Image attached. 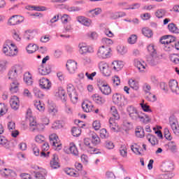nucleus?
<instances>
[{
  "label": "nucleus",
  "mask_w": 179,
  "mask_h": 179,
  "mask_svg": "<svg viewBox=\"0 0 179 179\" xmlns=\"http://www.w3.org/2000/svg\"><path fill=\"white\" fill-rule=\"evenodd\" d=\"M2 52L6 57H16L17 55V47L15 43H12L10 41L8 40L3 45Z\"/></svg>",
  "instance_id": "1"
},
{
  "label": "nucleus",
  "mask_w": 179,
  "mask_h": 179,
  "mask_svg": "<svg viewBox=\"0 0 179 179\" xmlns=\"http://www.w3.org/2000/svg\"><path fill=\"white\" fill-rule=\"evenodd\" d=\"M23 73V66L20 64H15L8 71V76L10 80H17V78Z\"/></svg>",
  "instance_id": "2"
},
{
  "label": "nucleus",
  "mask_w": 179,
  "mask_h": 179,
  "mask_svg": "<svg viewBox=\"0 0 179 179\" xmlns=\"http://www.w3.org/2000/svg\"><path fill=\"white\" fill-rule=\"evenodd\" d=\"M174 41H176V37L171 35H166L160 38L161 44H164V50L165 51H171L174 48Z\"/></svg>",
  "instance_id": "3"
},
{
  "label": "nucleus",
  "mask_w": 179,
  "mask_h": 179,
  "mask_svg": "<svg viewBox=\"0 0 179 179\" xmlns=\"http://www.w3.org/2000/svg\"><path fill=\"white\" fill-rule=\"evenodd\" d=\"M97 58L99 59H107L111 57V48H107L103 45L99 47L96 52Z\"/></svg>",
  "instance_id": "4"
},
{
  "label": "nucleus",
  "mask_w": 179,
  "mask_h": 179,
  "mask_svg": "<svg viewBox=\"0 0 179 179\" xmlns=\"http://www.w3.org/2000/svg\"><path fill=\"white\" fill-rule=\"evenodd\" d=\"M113 103L115 104V106H118V107H124L127 106L128 101L124 96H122L120 93H115L112 96Z\"/></svg>",
  "instance_id": "5"
},
{
  "label": "nucleus",
  "mask_w": 179,
  "mask_h": 179,
  "mask_svg": "<svg viewBox=\"0 0 179 179\" xmlns=\"http://www.w3.org/2000/svg\"><path fill=\"white\" fill-rule=\"evenodd\" d=\"M66 89L70 99L71 100L72 103L75 104V103L78 102V94L76 93L75 87L72 84H68Z\"/></svg>",
  "instance_id": "6"
},
{
  "label": "nucleus",
  "mask_w": 179,
  "mask_h": 179,
  "mask_svg": "<svg viewBox=\"0 0 179 179\" xmlns=\"http://www.w3.org/2000/svg\"><path fill=\"white\" fill-rule=\"evenodd\" d=\"M127 111L130 117L131 121H138L141 113L138 111L136 108L133 106H129L127 108Z\"/></svg>",
  "instance_id": "7"
},
{
  "label": "nucleus",
  "mask_w": 179,
  "mask_h": 179,
  "mask_svg": "<svg viewBox=\"0 0 179 179\" xmlns=\"http://www.w3.org/2000/svg\"><path fill=\"white\" fill-rule=\"evenodd\" d=\"M99 68L103 76H110L111 75V69L108 63L101 62L99 63Z\"/></svg>",
  "instance_id": "8"
},
{
  "label": "nucleus",
  "mask_w": 179,
  "mask_h": 179,
  "mask_svg": "<svg viewBox=\"0 0 179 179\" xmlns=\"http://www.w3.org/2000/svg\"><path fill=\"white\" fill-rule=\"evenodd\" d=\"M79 52L81 55H86V54H93L94 49L90 45H86L85 43H80L78 45Z\"/></svg>",
  "instance_id": "9"
},
{
  "label": "nucleus",
  "mask_w": 179,
  "mask_h": 179,
  "mask_svg": "<svg viewBox=\"0 0 179 179\" xmlns=\"http://www.w3.org/2000/svg\"><path fill=\"white\" fill-rule=\"evenodd\" d=\"M169 124L173 134H175V135H179V126L177 118L174 117V116H171L169 117Z\"/></svg>",
  "instance_id": "10"
},
{
  "label": "nucleus",
  "mask_w": 179,
  "mask_h": 179,
  "mask_svg": "<svg viewBox=\"0 0 179 179\" xmlns=\"http://www.w3.org/2000/svg\"><path fill=\"white\" fill-rule=\"evenodd\" d=\"M29 126L32 132L37 131L38 132H41L44 131V124H37V122L34 120V117H31L29 122Z\"/></svg>",
  "instance_id": "11"
},
{
  "label": "nucleus",
  "mask_w": 179,
  "mask_h": 179,
  "mask_svg": "<svg viewBox=\"0 0 179 179\" xmlns=\"http://www.w3.org/2000/svg\"><path fill=\"white\" fill-rule=\"evenodd\" d=\"M49 139L52 146H55V148H57L59 150H61V141H59V138H58V136H57V134H51L49 136Z\"/></svg>",
  "instance_id": "12"
},
{
  "label": "nucleus",
  "mask_w": 179,
  "mask_h": 179,
  "mask_svg": "<svg viewBox=\"0 0 179 179\" xmlns=\"http://www.w3.org/2000/svg\"><path fill=\"white\" fill-rule=\"evenodd\" d=\"M24 20V17L20 15H13L8 22L9 26H16Z\"/></svg>",
  "instance_id": "13"
},
{
  "label": "nucleus",
  "mask_w": 179,
  "mask_h": 179,
  "mask_svg": "<svg viewBox=\"0 0 179 179\" xmlns=\"http://www.w3.org/2000/svg\"><path fill=\"white\" fill-rule=\"evenodd\" d=\"M55 97L57 99H59L63 101V103L66 102V93L65 92V90L62 87L58 88L57 90H56L55 94Z\"/></svg>",
  "instance_id": "14"
},
{
  "label": "nucleus",
  "mask_w": 179,
  "mask_h": 179,
  "mask_svg": "<svg viewBox=\"0 0 179 179\" xmlns=\"http://www.w3.org/2000/svg\"><path fill=\"white\" fill-rule=\"evenodd\" d=\"M39 86L41 89L50 90V89H51V82L48 78H42L39 80Z\"/></svg>",
  "instance_id": "15"
},
{
  "label": "nucleus",
  "mask_w": 179,
  "mask_h": 179,
  "mask_svg": "<svg viewBox=\"0 0 179 179\" xmlns=\"http://www.w3.org/2000/svg\"><path fill=\"white\" fill-rule=\"evenodd\" d=\"M66 66L70 73H75L78 69V63L73 60H69Z\"/></svg>",
  "instance_id": "16"
},
{
  "label": "nucleus",
  "mask_w": 179,
  "mask_h": 179,
  "mask_svg": "<svg viewBox=\"0 0 179 179\" xmlns=\"http://www.w3.org/2000/svg\"><path fill=\"white\" fill-rule=\"evenodd\" d=\"M99 89L102 94H104L105 96L111 94V87H110L107 83H101V85H99Z\"/></svg>",
  "instance_id": "17"
},
{
  "label": "nucleus",
  "mask_w": 179,
  "mask_h": 179,
  "mask_svg": "<svg viewBox=\"0 0 179 179\" xmlns=\"http://www.w3.org/2000/svg\"><path fill=\"white\" fill-rule=\"evenodd\" d=\"M169 88L171 89L172 93L176 94H179V87L178 83L176 80H171L169 81Z\"/></svg>",
  "instance_id": "18"
},
{
  "label": "nucleus",
  "mask_w": 179,
  "mask_h": 179,
  "mask_svg": "<svg viewBox=\"0 0 179 179\" xmlns=\"http://www.w3.org/2000/svg\"><path fill=\"white\" fill-rule=\"evenodd\" d=\"M173 170H174V164H173V162L169 161L162 164V171L164 173H170Z\"/></svg>",
  "instance_id": "19"
},
{
  "label": "nucleus",
  "mask_w": 179,
  "mask_h": 179,
  "mask_svg": "<svg viewBox=\"0 0 179 179\" xmlns=\"http://www.w3.org/2000/svg\"><path fill=\"white\" fill-rule=\"evenodd\" d=\"M10 107L11 108H13V110H18L19 107H20V101H19V98L16 96H13L11 97L10 100Z\"/></svg>",
  "instance_id": "20"
},
{
  "label": "nucleus",
  "mask_w": 179,
  "mask_h": 179,
  "mask_svg": "<svg viewBox=\"0 0 179 179\" xmlns=\"http://www.w3.org/2000/svg\"><path fill=\"white\" fill-rule=\"evenodd\" d=\"M92 99L96 104H99V106H103L104 103H106V99L103 96H99V94H94L92 96Z\"/></svg>",
  "instance_id": "21"
},
{
  "label": "nucleus",
  "mask_w": 179,
  "mask_h": 179,
  "mask_svg": "<svg viewBox=\"0 0 179 179\" xmlns=\"http://www.w3.org/2000/svg\"><path fill=\"white\" fill-rule=\"evenodd\" d=\"M12 82L10 85V92L13 94L17 93L19 92V86L20 83L17 80H11Z\"/></svg>",
  "instance_id": "22"
},
{
  "label": "nucleus",
  "mask_w": 179,
  "mask_h": 179,
  "mask_svg": "<svg viewBox=\"0 0 179 179\" xmlns=\"http://www.w3.org/2000/svg\"><path fill=\"white\" fill-rule=\"evenodd\" d=\"M77 22L83 24V26H86L89 27L90 24H92V20L86 17L78 16L77 17Z\"/></svg>",
  "instance_id": "23"
},
{
  "label": "nucleus",
  "mask_w": 179,
  "mask_h": 179,
  "mask_svg": "<svg viewBox=\"0 0 179 179\" xmlns=\"http://www.w3.org/2000/svg\"><path fill=\"white\" fill-rule=\"evenodd\" d=\"M134 66H136L140 72H144L146 69V63L143 61L136 59L134 61Z\"/></svg>",
  "instance_id": "24"
},
{
  "label": "nucleus",
  "mask_w": 179,
  "mask_h": 179,
  "mask_svg": "<svg viewBox=\"0 0 179 179\" xmlns=\"http://www.w3.org/2000/svg\"><path fill=\"white\" fill-rule=\"evenodd\" d=\"M51 73V66L50 64L47 65L46 66H41L38 69V73L42 76L49 75Z\"/></svg>",
  "instance_id": "25"
},
{
  "label": "nucleus",
  "mask_w": 179,
  "mask_h": 179,
  "mask_svg": "<svg viewBox=\"0 0 179 179\" xmlns=\"http://www.w3.org/2000/svg\"><path fill=\"white\" fill-rule=\"evenodd\" d=\"M147 62H148L150 65H157L159 63V57H157V55H150L147 57Z\"/></svg>",
  "instance_id": "26"
},
{
  "label": "nucleus",
  "mask_w": 179,
  "mask_h": 179,
  "mask_svg": "<svg viewBox=\"0 0 179 179\" xmlns=\"http://www.w3.org/2000/svg\"><path fill=\"white\" fill-rule=\"evenodd\" d=\"M112 68L116 72H118L121 71L122 68H124V62L121 61H114L112 63Z\"/></svg>",
  "instance_id": "27"
},
{
  "label": "nucleus",
  "mask_w": 179,
  "mask_h": 179,
  "mask_svg": "<svg viewBox=\"0 0 179 179\" xmlns=\"http://www.w3.org/2000/svg\"><path fill=\"white\" fill-rule=\"evenodd\" d=\"M100 13H101V8H97L87 12V16H88V17H94L96 16H99Z\"/></svg>",
  "instance_id": "28"
},
{
  "label": "nucleus",
  "mask_w": 179,
  "mask_h": 179,
  "mask_svg": "<svg viewBox=\"0 0 179 179\" xmlns=\"http://www.w3.org/2000/svg\"><path fill=\"white\" fill-rule=\"evenodd\" d=\"M50 167L53 169H59V162H58V156L57 155H53V157L50 161Z\"/></svg>",
  "instance_id": "29"
},
{
  "label": "nucleus",
  "mask_w": 179,
  "mask_h": 179,
  "mask_svg": "<svg viewBox=\"0 0 179 179\" xmlns=\"http://www.w3.org/2000/svg\"><path fill=\"white\" fill-rule=\"evenodd\" d=\"M146 138L148 142L151 143L152 146H156V145H159V140H157V138H156V136H153L152 134H148L146 135Z\"/></svg>",
  "instance_id": "30"
},
{
  "label": "nucleus",
  "mask_w": 179,
  "mask_h": 179,
  "mask_svg": "<svg viewBox=\"0 0 179 179\" xmlns=\"http://www.w3.org/2000/svg\"><path fill=\"white\" fill-rule=\"evenodd\" d=\"M24 82L28 86H31L33 85V78H31V74L30 73H25L24 74Z\"/></svg>",
  "instance_id": "31"
},
{
  "label": "nucleus",
  "mask_w": 179,
  "mask_h": 179,
  "mask_svg": "<svg viewBox=\"0 0 179 179\" xmlns=\"http://www.w3.org/2000/svg\"><path fill=\"white\" fill-rule=\"evenodd\" d=\"M109 127L113 132H117V128H118V124L115 122V119L110 117L109 119Z\"/></svg>",
  "instance_id": "32"
},
{
  "label": "nucleus",
  "mask_w": 179,
  "mask_h": 179,
  "mask_svg": "<svg viewBox=\"0 0 179 179\" xmlns=\"http://www.w3.org/2000/svg\"><path fill=\"white\" fill-rule=\"evenodd\" d=\"M24 38L27 41L33 40L34 38V32L31 30L25 31L24 34Z\"/></svg>",
  "instance_id": "33"
},
{
  "label": "nucleus",
  "mask_w": 179,
  "mask_h": 179,
  "mask_svg": "<svg viewBox=\"0 0 179 179\" xmlns=\"http://www.w3.org/2000/svg\"><path fill=\"white\" fill-rule=\"evenodd\" d=\"M138 120H140L141 122H143V124H148V122H150V118L149 116L142 113H140Z\"/></svg>",
  "instance_id": "34"
},
{
  "label": "nucleus",
  "mask_w": 179,
  "mask_h": 179,
  "mask_svg": "<svg viewBox=\"0 0 179 179\" xmlns=\"http://www.w3.org/2000/svg\"><path fill=\"white\" fill-rule=\"evenodd\" d=\"M38 50V47H37V45L36 44H31L27 45V51L28 54H33L34 52H36Z\"/></svg>",
  "instance_id": "35"
},
{
  "label": "nucleus",
  "mask_w": 179,
  "mask_h": 179,
  "mask_svg": "<svg viewBox=\"0 0 179 179\" xmlns=\"http://www.w3.org/2000/svg\"><path fill=\"white\" fill-rule=\"evenodd\" d=\"M82 108L85 113H90V111H93V105H89L87 103L83 102L82 103Z\"/></svg>",
  "instance_id": "36"
},
{
  "label": "nucleus",
  "mask_w": 179,
  "mask_h": 179,
  "mask_svg": "<svg viewBox=\"0 0 179 179\" xmlns=\"http://www.w3.org/2000/svg\"><path fill=\"white\" fill-rule=\"evenodd\" d=\"M46 176H47V171H45V169H43L40 172H36L35 173V178L36 179H45Z\"/></svg>",
  "instance_id": "37"
},
{
  "label": "nucleus",
  "mask_w": 179,
  "mask_h": 179,
  "mask_svg": "<svg viewBox=\"0 0 179 179\" xmlns=\"http://www.w3.org/2000/svg\"><path fill=\"white\" fill-rule=\"evenodd\" d=\"M136 136H137V138H144L145 137V130L143 129L142 127L138 126L136 128Z\"/></svg>",
  "instance_id": "38"
},
{
  "label": "nucleus",
  "mask_w": 179,
  "mask_h": 179,
  "mask_svg": "<svg viewBox=\"0 0 179 179\" xmlns=\"http://www.w3.org/2000/svg\"><path fill=\"white\" fill-rule=\"evenodd\" d=\"M129 85L131 89H134V90H138L139 89V83L134 79H130L129 80Z\"/></svg>",
  "instance_id": "39"
},
{
  "label": "nucleus",
  "mask_w": 179,
  "mask_h": 179,
  "mask_svg": "<svg viewBox=\"0 0 179 179\" xmlns=\"http://www.w3.org/2000/svg\"><path fill=\"white\" fill-rule=\"evenodd\" d=\"M64 9H66L69 12H80V10H82V8L79 6H65Z\"/></svg>",
  "instance_id": "40"
},
{
  "label": "nucleus",
  "mask_w": 179,
  "mask_h": 179,
  "mask_svg": "<svg viewBox=\"0 0 179 179\" xmlns=\"http://www.w3.org/2000/svg\"><path fill=\"white\" fill-rule=\"evenodd\" d=\"M69 150L73 156H79V151L78 150L76 145L73 144L70 145Z\"/></svg>",
  "instance_id": "41"
},
{
  "label": "nucleus",
  "mask_w": 179,
  "mask_h": 179,
  "mask_svg": "<svg viewBox=\"0 0 179 179\" xmlns=\"http://www.w3.org/2000/svg\"><path fill=\"white\" fill-rule=\"evenodd\" d=\"M110 113L112 114L113 117H114L113 120H118L120 118V115L118 114V110L115 106H112L110 108Z\"/></svg>",
  "instance_id": "42"
},
{
  "label": "nucleus",
  "mask_w": 179,
  "mask_h": 179,
  "mask_svg": "<svg viewBox=\"0 0 179 179\" xmlns=\"http://www.w3.org/2000/svg\"><path fill=\"white\" fill-rule=\"evenodd\" d=\"M91 142L93 145H99L101 142L100 137L96 134H92Z\"/></svg>",
  "instance_id": "43"
},
{
  "label": "nucleus",
  "mask_w": 179,
  "mask_h": 179,
  "mask_svg": "<svg viewBox=\"0 0 179 179\" xmlns=\"http://www.w3.org/2000/svg\"><path fill=\"white\" fill-rule=\"evenodd\" d=\"M34 94L35 97H37L38 99H43L44 97V94H43L40 89L37 87L34 88Z\"/></svg>",
  "instance_id": "44"
},
{
  "label": "nucleus",
  "mask_w": 179,
  "mask_h": 179,
  "mask_svg": "<svg viewBox=\"0 0 179 179\" xmlns=\"http://www.w3.org/2000/svg\"><path fill=\"white\" fill-rule=\"evenodd\" d=\"M145 99L148 100V101H156L157 100V98H156V95L148 92V94H145Z\"/></svg>",
  "instance_id": "45"
},
{
  "label": "nucleus",
  "mask_w": 179,
  "mask_h": 179,
  "mask_svg": "<svg viewBox=\"0 0 179 179\" xmlns=\"http://www.w3.org/2000/svg\"><path fill=\"white\" fill-rule=\"evenodd\" d=\"M142 32L143 36H145V37H148V38H150V37L153 36V32L148 28H143L142 30Z\"/></svg>",
  "instance_id": "46"
},
{
  "label": "nucleus",
  "mask_w": 179,
  "mask_h": 179,
  "mask_svg": "<svg viewBox=\"0 0 179 179\" xmlns=\"http://www.w3.org/2000/svg\"><path fill=\"white\" fill-rule=\"evenodd\" d=\"M0 145L8 148H9V141L5 137L0 136Z\"/></svg>",
  "instance_id": "47"
},
{
  "label": "nucleus",
  "mask_w": 179,
  "mask_h": 179,
  "mask_svg": "<svg viewBox=\"0 0 179 179\" xmlns=\"http://www.w3.org/2000/svg\"><path fill=\"white\" fill-rule=\"evenodd\" d=\"M34 106L36 107V108L37 110H38V111H44L45 110V107H44V103H42L41 101H36L35 103H34Z\"/></svg>",
  "instance_id": "48"
},
{
  "label": "nucleus",
  "mask_w": 179,
  "mask_h": 179,
  "mask_svg": "<svg viewBox=\"0 0 179 179\" xmlns=\"http://www.w3.org/2000/svg\"><path fill=\"white\" fill-rule=\"evenodd\" d=\"M8 113V108L5 104L0 103V117L5 115Z\"/></svg>",
  "instance_id": "49"
},
{
  "label": "nucleus",
  "mask_w": 179,
  "mask_h": 179,
  "mask_svg": "<svg viewBox=\"0 0 179 179\" xmlns=\"http://www.w3.org/2000/svg\"><path fill=\"white\" fill-rule=\"evenodd\" d=\"M99 135L102 139H107L109 136L108 132H107L106 129H101L99 131Z\"/></svg>",
  "instance_id": "50"
},
{
  "label": "nucleus",
  "mask_w": 179,
  "mask_h": 179,
  "mask_svg": "<svg viewBox=\"0 0 179 179\" xmlns=\"http://www.w3.org/2000/svg\"><path fill=\"white\" fill-rule=\"evenodd\" d=\"M166 15V10L164 9H159L155 12V16L158 17V19H162L163 16Z\"/></svg>",
  "instance_id": "51"
},
{
  "label": "nucleus",
  "mask_w": 179,
  "mask_h": 179,
  "mask_svg": "<svg viewBox=\"0 0 179 179\" xmlns=\"http://www.w3.org/2000/svg\"><path fill=\"white\" fill-rule=\"evenodd\" d=\"M71 133L73 136H79L80 134H82V131H80V129L78 127H73L71 129Z\"/></svg>",
  "instance_id": "52"
},
{
  "label": "nucleus",
  "mask_w": 179,
  "mask_h": 179,
  "mask_svg": "<svg viewBox=\"0 0 179 179\" xmlns=\"http://www.w3.org/2000/svg\"><path fill=\"white\" fill-rule=\"evenodd\" d=\"M168 29L171 33H178V28L176 27V24L171 23L168 25Z\"/></svg>",
  "instance_id": "53"
},
{
  "label": "nucleus",
  "mask_w": 179,
  "mask_h": 179,
  "mask_svg": "<svg viewBox=\"0 0 179 179\" xmlns=\"http://www.w3.org/2000/svg\"><path fill=\"white\" fill-rule=\"evenodd\" d=\"M147 50L150 53V55H156L157 52H156V49H155V45H149L147 48Z\"/></svg>",
  "instance_id": "54"
},
{
  "label": "nucleus",
  "mask_w": 179,
  "mask_h": 179,
  "mask_svg": "<svg viewBox=\"0 0 179 179\" xmlns=\"http://www.w3.org/2000/svg\"><path fill=\"white\" fill-rule=\"evenodd\" d=\"M140 105L143 111H145V113H152V110L150 109V106L149 105L143 103H140Z\"/></svg>",
  "instance_id": "55"
},
{
  "label": "nucleus",
  "mask_w": 179,
  "mask_h": 179,
  "mask_svg": "<svg viewBox=\"0 0 179 179\" xmlns=\"http://www.w3.org/2000/svg\"><path fill=\"white\" fill-rule=\"evenodd\" d=\"M136 40H138V36H136L135 34H133L128 38L127 42L129 44H135V43H136Z\"/></svg>",
  "instance_id": "56"
},
{
  "label": "nucleus",
  "mask_w": 179,
  "mask_h": 179,
  "mask_svg": "<svg viewBox=\"0 0 179 179\" xmlns=\"http://www.w3.org/2000/svg\"><path fill=\"white\" fill-rule=\"evenodd\" d=\"M164 138H166V139L168 141H171V139H173V137H171V134H170V131L167 128L164 129Z\"/></svg>",
  "instance_id": "57"
},
{
  "label": "nucleus",
  "mask_w": 179,
  "mask_h": 179,
  "mask_svg": "<svg viewBox=\"0 0 179 179\" xmlns=\"http://www.w3.org/2000/svg\"><path fill=\"white\" fill-rule=\"evenodd\" d=\"M6 65H8V61L6 59L0 61V72H2L6 69Z\"/></svg>",
  "instance_id": "58"
},
{
  "label": "nucleus",
  "mask_w": 179,
  "mask_h": 179,
  "mask_svg": "<svg viewBox=\"0 0 179 179\" xmlns=\"http://www.w3.org/2000/svg\"><path fill=\"white\" fill-rule=\"evenodd\" d=\"M31 149L35 156H40V149L38 148V147H37V145H36L35 144H33L31 145Z\"/></svg>",
  "instance_id": "59"
},
{
  "label": "nucleus",
  "mask_w": 179,
  "mask_h": 179,
  "mask_svg": "<svg viewBox=\"0 0 179 179\" xmlns=\"http://www.w3.org/2000/svg\"><path fill=\"white\" fill-rule=\"evenodd\" d=\"M101 43L103 44V45H111L113 44V40L108 38H103Z\"/></svg>",
  "instance_id": "60"
},
{
  "label": "nucleus",
  "mask_w": 179,
  "mask_h": 179,
  "mask_svg": "<svg viewBox=\"0 0 179 179\" xmlns=\"http://www.w3.org/2000/svg\"><path fill=\"white\" fill-rule=\"evenodd\" d=\"M117 51L121 55H124L128 52V49L125 46H120L117 48Z\"/></svg>",
  "instance_id": "61"
},
{
  "label": "nucleus",
  "mask_w": 179,
  "mask_h": 179,
  "mask_svg": "<svg viewBox=\"0 0 179 179\" xmlns=\"http://www.w3.org/2000/svg\"><path fill=\"white\" fill-rule=\"evenodd\" d=\"M131 149L132 152H134V153H135L136 155H142V153L141 152V150H139V148L136 144H135L134 145H131Z\"/></svg>",
  "instance_id": "62"
},
{
  "label": "nucleus",
  "mask_w": 179,
  "mask_h": 179,
  "mask_svg": "<svg viewBox=\"0 0 179 179\" xmlns=\"http://www.w3.org/2000/svg\"><path fill=\"white\" fill-rule=\"evenodd\" d=\"M35 141L38 143H43V142H44V141H45V137H44V136H43L41 134H39L35 137Z\"/></svg>",
  "instance_id": "63"
},
{
  "label": "nucleus",
  "mask_w": 179,
  "mask_h": 179,
  "mask_svg": "<svg viewBox=\"0 0 179 179\" xmlns=\"http://www.w3.org/2000/svg\"><path fill=\"white\" fill-rule=\"evenodd\" d=\"M120 155L122 156V157H127V147L125 145H123L120 149Z\"/></svg>",
  "instance_id": "64"
}]
</instances>
